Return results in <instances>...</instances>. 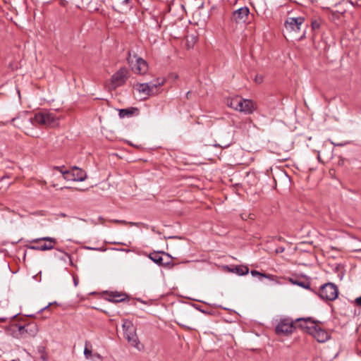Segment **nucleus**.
Returning a JSON list of instances; mask_svg holds the SVG:
<instances>
[{
	"mask_svg": "<svg viewBox=\"0 0 361 361\" xmlns=\"http://www.w3.org/2000/svg\"><path fill=\"white\" fill-rule=\"evenodd\" d=\"M32 125H44L49 127H55L59 125V118L55 114L43 111L35 114L33 117L27 119Z\"/></svg>",
	"mask_w": 361,
	"mask_h": 361,
	"instance_id": "f257e3e1",
	"label": "nucleus"
},
{
	"mask_svg": "<svg viewBox=\"0 0 361 361\" xmlns=\"http://www.w3.org/2000/svg\"><path fill=\"white\" fill-rule=\"evenodd\" d=\"M27 241L30 243L37 244L36 245H26L27 249L36 251L51 250L54 248V245L57 243L56 238L49 236L37 238Z\"/></svg>",
	"mask_w": 361,
	"mask_h": 361,
	"instance_id": "f03ea898",
	"label": "nucleus"
},
{
	"mask_svg": "<svg viewBox=\"0 0 361 361\" xmlns=\"http://www.w3.org/2000/svg\"><path fill=\"white\" fill-rule=\"evenodd\" d=\"M297 329L295 319L286 317L280 318L275 326V332L278 336H288Z\"/></svg>",
	"mask_w": 361,
	"mask_h": 361,
	"instance_id": "7ed1b4c3",
	"label": "nucleus"
},
{
	"mask_svg": "<svg viewBox=\"0 0 361 361\" xmlns=\"http://www.w3.org/2000/svg\"><path fill=\"white\" fill-rule=\"evenodd\" d=\"M127 61L132 71L136 74L143 75L148 70V64L142 58L137 56L135 54L132 55L130 51L128 53Z\"/></svg>",
	"mask_w": 361,
	"mask_h": 361,
	"instance_id": "20e7f679",
	"label": "nucleus"
},
{
	"mask_svg": "<svg viewBox=\"0 0 361 361\" xmlns=\"http://www.w3.org/2000/svg\"><path fill=\"white\" fill-rule=\"evenodd\" d=\"M164 83V79L157 78L156 80L150 81L149 82L137 83L135 85V88L139 93L148 97L153 94L154 90L163 85Z\"/></svg>",
	"mask_w": 361,
	"mask_h": 361,
	"instance_id": "39448f33",
	"label": "nucleus"
},
{
	"mask_svg": "<svg viewBox=\"0 0 361 361\" xmlns=\"http://www.w3.org/2000/svg\"><path fill=\"white\" fill-rule=\"evenodd\" d=\"M338 295V287L333 283H326L322 285L319 291V296L324 300H335Z\"/></svg>",
	"mask_w": 361,
	"mask_h": 361,
	"instance_id": "423d86ee",
	"label": "nucleus"
},
{
	"mask_svg": "<svg viewBox=\"0 0 361 361\" xmlns=\"http://www.w3.org/2000/svg\"><path fill=\"white\" fill-rule=\"evenodd\" d=\"M124 335L128 342L130 343L132 346L137 348H138L139 340L135 333V329L130 322L125 321L122 324Z\"/></svg>",
	"mask_w": 361,
	"mask_h": 361,
	"instance_id": "0eeeda50",
	"label": "nucleus"
},
{
	"mask_svg": "<svg viewBox=\"0 0 361 361\" xmlns=\"http://www.w3.org/2000/svg\"><path fill=\"white\" fill-rule=\"evenodd\" d=\"M128 78V70L126 67L121 68L111 77V84L116 88L123 85Z\"/></svg>",
	"mask_w": 361,
	"mask_h": 361,
	"instance_id": "6e6552de",
	"label": "nucleus"
},
{
	"mask_svg": "<svg viewBox=\"0 0 361 361\" xmlns=\"http://www.w3.org/2000/svg\"><path fill=\"white\" fill-rule=\"evenodd\" d=\"M19 334L23 338L35 337L38 333V326L34 323H28L24 326H18Z\"/></svg>",
	"mask_w": 361,
	"mask_h": 361,
	"instance_id": "1a4fd4ad",
	"label": "nucleus"
},
{
	"mask_svg": "<svg viewBox=\"0 0 361 361\" xmlns=\"http://www.w3.org/2000/svg\"><path fill=\"white\" fill-rule=\"evenodd\" d=\"M309 334L312 335L319 343L325 342L329 338V334L319 326L317 322H312Z\"/></svg>",
	"mask_w": 361,
	"mask_h": 361,
	"instance_id": "9d476101",
	"label": "nucleus"
},
{
	"mask_svg": "<svg viewBox=\"0 0 361 361\" xmlns=\"http://www.w3.org/2000/svg\"><path fill=\"white\" fill-rule=\"evenodd\" d=\"M304 22L305 18L303 17L288 18L284 25L287 31L297 32L300 30V27Z\"/></svg>",
	"mask_w": 361,
	"mask_h": 361,
	"instance_id": "9b49d317",
	"label": "nucleus"
},
{
	"mask_svg": "<svg viewBox=\"0 0 361 361\" xmlns=\"http://www.w3.org/2000/svg\"><path fill=\"white\" fill-rule=\"evenodd\" d=\"M249 13V8L247 6H243L233 11L231 19L236 23H245Z\"/></svg>",
	"mask_w": 361,
	"mask_h": 361,
	"instance_id": "f8f14e48",
	"label": "nucleus"
},
{
	"mask_svg": "<svg viewBox=\"0 0 361 361\" xmlns=\"http://www.w3.org/2000/svg\"><path fill=\"white\" fill-rule=\"evenodd\" d=\"M297 328L302 329L303 331L309 334L312 322H317L312 317H300L295 319Z\"/></svg>",
	"mask_w": 361,
	"mask_h": 361,
	"instance_id": "ddd939ff",
	"label": "nucleus"
},
{
	"mask_svg": "<svg viewBox=\"0 0 361 361\" xmlns=\"http://www.w3.org/2000/svg\"><path fill=\"white\" fill-rule=\"evenodd\" d=\"M240 103L242 107L239 108V111L245 114H252L257 109L256 104L251 99H243L241 97Z\"/></svg>",
	"mask_w": 361,
	"mask_h": 361,
	"instance_id": "4468645a",
	"label": "nucleus"
},
{
	"mask_svg": "<svg viewBox=\"0 0 361 361\" xmlns=\"http://www.w3.org/2000/svg\"><path fill=\"white\" fill-rule=\"evenodd\" d=\"M104 294L106 295V300L116 303L123 302L128 298L127 295L117 291H106Z\"/></svg>",
	"mask_w": 361,
	"mask_h": 361,
	"instance_id": "2eb2a0df",
	"label": "nucleus"
},
{
	"mask_svg": "<svg viewBox=\"0 0 361 361\" xmlns=\"http://www.w3.org/2000/svg\"><path fill=\"white\" fill-rule=\"evenodd\" d=\"M161 254H165L164 252H154L150 253L149 255V259L153 261L155 264L159 266H166L169 264V262H164Z\"/></svg>",
	"mask_w": 361,
	"mask_h": 361,
	"instance_id": "dca6fc26",
	"label": "nucleus"
},
{
	"mask_svg": "<svg viewBox=\"0 0 361 361\" xmlns=\"http://www.w3.org/2000/svg\"><path fill=\"white\" fill-rule=\"evenodd\" d=\"M139 109L137 107H130L127 109H121L119 110L118 116L121 118L126 117H131L133 115H138Z\"/></svg>",
	"mask_w": 361,
	"mask_h": 361,
	"instance_id": "f3484780",
	"label": "nucleus"
},
{
	"mask_svg": "<svg viewBox=\"0 0 361 361\" xmlns=\"http://www.w3.org/2000/svg\"><path fill=\"white\" fill-rule=\"evenodd\" d=\"M71 168L74 173V181L82 182L86 179L87 173L84 170L75 166Z\"/></svg>",
	"mask_w": 361,
	"mask_h": 361,
	"instance_id": "a211bd4d",
	"label": "nucleus"
},
{
	"mask_svg": "<svg viewBox=\"0 0 361 361\" xmlns=\"http://www.w3.org/2000/svg\"><path fill=\"white\" fill-rule=\"evenodd\" d=\"M241 97H233L227 102V106L239 111V108L242 107V104L240 103Z\"/></svg>",
	"mask_w": 361,
	"mask_h": 361,
	"instance_id": "6ab92c4d",
	"label": "nucleus"
},
{
	"mask_svg": "<svg viewBox=\"0 0 361 361\" xmlns=\"http://www.w3.org/2000/svg\"><path fill=\"white\" fill-rule=\"evenodd\" d=\"M289 281L291 282V283L298 285L305 289L310 288V283L307 280H299L293 278H290Z\"/></svg>",
	"mask_w": 361,
	"mask_h": 361,
	"instance_id": "aec40b11",
	"label": "nucleus"
},
{
	"mask_svg": "<svg viewBox=\"0 0 361 361\" xmlns=\"http://www.w3.org/2000/svg\"><path fill=\"white\" fill-rule=\"evenodd\" d=\"M231 271L239 276H244L249 272V269L246 266H235L231 269Z\"/></svg>",
	"mask_w": 361,
	"mask_h": 361,
	"instance_id": "412c9836",
	"label": "nucleus"
},
{
	"mask_svg": "<svg viewBox=\"0 0 361 361\" xmlns=\"http://www.w3.org/2000/svg\"><path fill=\"white\" fill-rule=\"evenodd\" d=\"M251 274L252 276H257L258 279L262 281V278H266V279H272L273 278V275H271V274H264V273H260L258 271H256V270H252L251 271Z\"/></svg>",
	"mask_w": 361,
	"mask_h": 361,
	"instance_id": "4be33fe9",
	"label": "nucleus"
},
{
	"mask_svg": "<svg viewBox=\"0 0 361 361\" xmlns=\"http://www.w3.org/2000/svg\"><path fill=\"white\" fill-rule=\"evenodd\" d=\"M63 178L68 181H74V173H73L72 169L71 170H65L62 172Z\"/></svg>",
	"mask_w": 361,
	"mask_h": 361,
	"instance_id": "5701e85b",
	"label": "nucleus"
},
{
	"mask_svg": "<svg viewBox=\"0 0 361 361\" xmlns=\"http://www.w3.org/2000/svg\"><path fill=\"white\" fill-rule=\"evenodd\" d=\"M110 221L116 223V224H121L123 225H130V226H139V225L141 224L140 223H137V222H130V221H126L125 220H118V219H111V220H110Z\"/></svg>",
	"mask_w": 361,
	"mask_h": 361,
	"instance_id": "b1692460",
	"label": "nucleus"
},
{
	"mask_svg": "<svg viewBox=\"0 0 361 361\" xmlns=\"http://www.w3.org/2000/svg\"><path fill=\"white\" fill-rule=\"evenodd\" d=\"M88 344L89 343L87 342L85 343V347L84 349V355L87 359H89L92 355V350L88 348V347H87Z\"/></svg>",
	"mask_w": 361,
	"mask_h": 361,
	"instance_id": "393cba45",
	"label": "nucleus"
},
{
	"mask_svg": "<svg viewBox=\"0 0 361 361\" xmlns=\"http://www.w3.org/2000/svg\"><path fill=\"white\" fill-rule=\"evenodd\" d=\"M320 25V21L318 20H314L312 22V28L314 30L319 29Z\"/></svg>",
	"mask_w": 361,
	"mask_h": 361,
	"instance_id": "a878e982",
	"label": "nucleus"
},
{
	"mask_svg": "<svg viewBox=\"0 0 361 361\" xmlns=\"http://www.w3.org/2000/svg\"><path fill=\"white\" fill-rule=\"evenodd\" d=\"M64 168H65V166H56L53 167V169L59 171L62 174V172H64V171H65L63 169Z\"/></svg>",
	"mask_w": 361,
	"mask_h": 361,
	"instance_id": "bb28decb",
	"label": "nucleus"
},
{
	"mask_svg": "<svg viewBox=\"0 0 361 361\" xmlns=\"http://www.w3.org/2000/svg\"><path fill=\"white\" fill-rule=\"evenodd\" d=\"M231 145V142H227V143H225L224 145L214 144V146L221 147V148H227Z\"/></svg>",
	"mask_w": 361,
	"mask_h": 361,
	"instance_id": "cd10ccee",
	"label": "nucleus"
},
{
	"mask_svg": "<svg viewBox=\"0 0 361 361\" xmlns=\"http://www.w3.org/2000/svg\"><path fill=\"white\" fill-rule=\"evenodd\" d=\"M129 4V0H122L121 2L118 5V6H127Z\"/></svg>",
	"mask_w": 361,
	"mask_h": 361,
	"instance_id": "c85d7f7f",
	"label": "nucleus"
},
{
	"mask_svg": "<svg viewBox=\"0 0 361 361\" xmlns=\"http://www.w3.org/2000/svg\"><path fill=\"white\" fill-rule=\"evenodd\" d=\"M285 250V248L283 247H279L276 249V253H282Z\"/></svg>",
	"mask_w": 361,
	"mask_h": 361,
	"instance_id": "c756f323",
	"label": "nucleus"
},
{
	"mask_svg": "<svg viewBox=\"0 0 361 361\" xmlns=\"http://www.w3.org/2000/svg\"><path fill=\"white\" fill-rule=\"evenodd\" d=\"M255 81H256V82H257V83H261V82L263 81V78H262V76H256V78H255Z\"/></svg>",
	"mask_w": 361,
	"mask_h": 361,
	"instance_id": "7c9ffc66",
	"label": "nucleus"
},
{
	"mask_svg": "<svg viewBox=\"0 0 361 361\" xmlns=\"http://www.w3.org/2000/svg\"><path fill=\"white\" fill-rule=\"evenodd\" d=\"M16 315H13V316H11L9 317H2V318H0V321H6L8 319H13Z\"/></svg>",
	"mask_w": 361,
	"mask_h": 361,
	"instance_id": "2f4dec72",
	"label": "nucleus"
},
{
	"mask_svg": "<svg viewBox=\"0 0 361 361\" xmlns=\"http://www.w3.org/2000/svg\"><path fill=\"white\" fill-rule=\"evenodd\" d=\"M357 305L361 306V295L357 298L355 300Z\"/></svg>",
	"mask_w": 361,
	"mask_h": 361,
	"instance_id": "473e14b6",
	"label": "nucleus"
},
{
	"mask_svg": "<svg viewBox=\"0 0 361 361\" xmlns=\"http://www.w3.org/2000/svg\"><path fill=\"white\" fill-rule=\"evenodd\" d=\"M191 37H192V42L195 44L197 40V37L195 35L192 36Z\"/></svg>",
	"mask_w": 361,
	"mask_h": 361,
	"instance_id": "72a5a7b5",
	"label": "nucleus"
},
{
	"mask_svg": "<svg viewBox=\"0 0 361 361\" xmlns=\"http://www.w3.org/2000/svg\"><path fill=\"white\" fill-rule=\"evenodd\" d=\"M51 305V303H49L48 305H47L46 307H44V308H42L40 311H43L44 310H47L50 305Z\"/></svg>",
	"mask_w": 361,
	"mask_h": 361,
	"instance_id": "f704fd0d",
	"label": "nucleus"
},
{
	"mask_svg": "<svg viewBox=\"0 0 361 361\" xmlns=\"http://www.w3.org/2000/svg\"><path fill=\"white\" fill-rule=\"evenodd\" d=\"M190 94H191V92H190V91H188V92L186 93V97H187V98H188H188H190Z\"/></svg>",
	"mask_w": 361,
	"mask_h": 361,
	"instance_id": "c9c22d12",
	"label": "nucleus"
},
{
	"mask_svg": "<svg viewBox=\"0 0 361 361\" xmlns=\"http://www.w3.org/2000/svg\"><path fill=\"white\" fill-rule=\"evenodd\" d=\"M178 325H180V326H183V327H185V328H188V329L189 328L188 326H187L184 325V323H182V324H181V323H178Z\"/></svg>",
	"mask_w": 361,
	"mask_h": 361,
	"instance_id": "e433bc0d",
	"label": "nucleus"
},
{
	"mask_svg": "<svg viewBox=\"0 0 361 361\" xmlns=\"http://www.w3.org/2000/svg\"><path fill=\"white\" fill-rule=\"evenodd\" d=\"M275 238L278 239L279 240H281L282 239H283V238L281 236L275 237Z\"/></svg>",
	"mask_w": 361,
	"mask_h": 361,
	"instance_id": "4c0bfd02",
	"label": "nucleus"
},
{
	"mask_svg": "<svg viewBox=\"0 0 361 361\" xmlns=\"http://www.w3.org/2000/svg\"><path fill=\"white\" fill-rule=\"evenodd\" d=\"M74 284L76 286L78 285V280L74 278Z\"/></svg>",
	"mask_w": 361,
	"mask_h": 361,
	"instance_id": "58836bf2",
	"label": "nucleus"
},
{
	"mask_svg": "<svg viewBox=\"0 0 361 361\" xmlns=\"http://www.w3.org/2000/svg\"><path fill=\"white\" fill-rule=\"evenodd\" d=\"M304 35H305V33L301 37H299V39H302L304 37Z\"/></svg>",
	"mask_w": 361,
	"mask_h": 361,
	"instance_id": "ea45409f",
	"label": "nucleus"
},
{
	"mask_svg": "<svg viewBox=\"0 0 361 361\" xmlns=\"http://www.w3.org/2000/svg\"><path fill=\"white\" fill-rule=\"evenodd\" d=\"M88 249H90V250H97V248H94V247H88Z\"/></svg>",
	"mask_w": 361,
	"mask_h": 361,
	"instance_id": "a19ab883",
	"label": "nucleus"
},
{
	"mask_svg": "<svg viewBox=\"0 0 361 361\" xmlns=\"http://www.w3.org/2000/svg\"><path fill=\"white\" fill-rule=\"evenodd\" d=\"M87 1H88V0H82V1H83V2H85L86 4H87V3H88V2H87Z\"/></svg>",
	"mask_w": 361,
	"mask_h": 361,
	"instance_id": "79ce46f5",
	"label": "nucleus"
},
{
	"mask_svg": "<svg viewBox=\"0 0 361 361\" xmlns=\"http://www.w3.org/2000/svg\"><path fill=\"white\" fill-rule=\"evenodd\" d=\"M61 216H66V215L65 214H61Z\"/></svg>",
	"mask_w": 361,
	"mask_h": 361,
	"instance_id": "37998d69",
	"label": "nucleus"
},
{
	"mask_svg": "<svg viewBox=\"0 0 361 361\" xmlns=\"http://www.w3.org/2000/svg\"><path fill=\"white\" fill-rule=\"evenodd\" d=\"M17 120H18V118H13V121H16Z\"/></svg>",
	"mask_w": 361,
	"mask_h": 361,
	"instance_id": "c03bdc74",
	"label": "nucleus"
},
{
	"mask_svg": "<svg viewBox=\"0 0 361 361\" xmlns=\"http://www.w3.org/2000/svg\"><path fill=\"white\" fill-rule=\"evenodd\" d=\"M42 359L45 360V357L44 355H42Z\"/></svg>",
	"mask_w": 361,
	"mask_h": 361,
	"instance_id": "a18cd8bd",
	"label": "nucleus"
}]
</instances>
